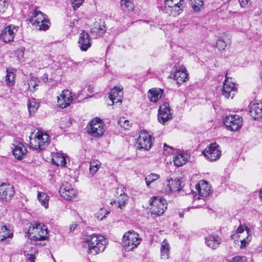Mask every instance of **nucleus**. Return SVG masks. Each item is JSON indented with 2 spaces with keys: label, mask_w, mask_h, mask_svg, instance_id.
<instances>
[{
  "label": "nucleus",
  "mask_w": 262,
  "mask_h": 262,
  "mask_svg": "<svg viewBox=\"0 0 262 262\" xmlns=\"http://www.w3.org/2000/svg\"><path fill=\"white\" fill-rule=\"evenodd\" d=\"M27 236L30 239L35 242L46 239L48 234V229L44 225L40 223L29 224L28 229L25 231Z\"/></svg>",
  "instance_id": "nucleus-1"
},
{
  "label": "nucleus",
  "mask_w": 262,
  "mask_h": 262,
  "mask_svg": "<svg viewBox=\"0 0 262 262\" xmlns=\"http://www.w3.org/2000/svg\"><path fill=\"white\" fill-rule=\"evenodd\" d=\"M88 252L95 255L103 252L107 244L106 238L101 235L93 234L87 238Z\"/></svg>",
  "instance_id": "nucleus-2"
},
{
  "label": "nucleus",
  "mask_w": 262,
  "mask_h": 262,
  "mask_svg": "<svg viewBox=\"0 0 262 262\" xmlns=\"http://www.w3.org/2000/svg\"><path fill=\"white\" fill-rule=\"evenodd\" d=\"M50 142L49 136L46 133L38 130L30 137V146L36 150H43Z\"/></svg>",
  "instance_id": "nucleus-3"
},
{
  "label": "nucleus",
  "mask_w": 262,
  "mask_h": 262,
  "mask_svg": "<svg viewBox=\"0 0 262 262\" xmlns=\"http://www.w3.org/2000/svg\"><path fill=\"white\" fill-rule=\"evenodd\" d=\"M29 21L39 30L46 31L49 28L50 23L48 16L41 12L34 10L30 12Z\"/></svg>",
  "instance_id": "nucleus-4"
},
{
  "label": "nucleus",
  "mask_w": 262,
  "mask_h": 262,
  "mask_svg": "<svg viewBox=\"0 0 262 262\" xmlns=\"http://www.w3.org/2000/svg\"><path fill=\"white\" fill-rule=\"evenodd\" d=\"M184 0H164L163 11L169 16H176L183 11Z\"/></svg>",
  "instance_id": "nucleus-5"
},
{
  "label": "nucleus",
  "mask_w": 262,
  "mask_h": 262,
  "mask_svg": "<svg viewBox=\"0 0 262 262\" xmlns=\"http://www.w3.org/2000/svg\"><path fill=\"white\" fill-rule=\"evenodd\" d=\"M141 241V239L136 232L129 231L123 237V246L126 251H130L137 248Z\"/></svg>",
  "instance_id": "nucleus-6"
},
{
  "label": "nucleus",
  "mask_w": 262,
  "mask_h": 262,
  "mask_svg": "<svg viewBox=\"0 0 262 262\" xmlns=\"http://www.w3.org/2000/svg\"><path fill=\"white\" fill-rule=\"evenodd\" d=\"M88 134L94 137H99L103 135L105 128L103 121L99 118L92 120L86 126Z\"/></svg>",
  "instance_id": "nucleus-7"
},
{
  "label": "nucleus",
  "mask_w": 262,
  "mask_h": 262,
  "mask_svg": "<svg viewBox=\"0 0 262 262\" xmlns=\"http://www.w3.org/2000/svg\"><path fill=\"white\" fill-rule=\"evenodd\" d=\"M150 210L152 214L160 216L167 208L166 201L160 197L154 196L150 201Z\"/></svg>",
  "instance_id": "nucleus-8"
},
{
  "label": "nucleus",
  "mask_w": 262,
  "mask_h": 262,
  "mask_svg": "<svg viewBox=\"0 0 262 262\" xmlns=\"http://www.w3.org/2000/svg\"><path fill=\"white\" fill-rule=\"evenodd\" d=\"M224 124L228 129L236 131L243 126V118L237 115H228L224 119Z\"/></svg>",
  "instance_id": "nucleus-9"
},
{
  "label": "nucleus",
  "mask_w": 262,
  "mask_h": 262,
  "mask_svg": "<svg viewBox=\"0 0 262 262\" xmlns=\"http://www.w3.org/2000/svg\"><path fill=\"white\" fill-rule=\"evenodd\" d=\"M202 154L208 160L215 161L221 157V150L216 143H212L204 149Z\"/></svg>",
  "instance_id": "nucleus-10"
},
{
  "label": "nucleus",
  "mask_w": 262,
  "mask_h": 262,
  "mask_svg": "<svg viewBox=\"0 0 262 262\" xmlns=\"http://www.w3.org/2000/svg\"><path fill=\"white\" fill-rule=\"evenodd\" d=\"M153 139L151 136L145 130L140 133L137 140V146L139 149L149 150L152 146Z\"/></svg>",
  "instance_id": "nucleus-11"
},
{
  "label": "nucleus",
  "mask_w": 262,
  "mask_h": 262,
  "mask_svg": "<svg viewBox=\"0 0 262 262\" xmlns=\"http://www.w3.org/2000/svg\"><path fill=\"white\" fill-rule=\"evenodd\" d=\"M116 200L111 202L112 204H115L117 208L123 209L125 208L127 203L129 196L125 192V189L123 187H119L116 189Z\"/></svg>",
  "instance_id": "nucleus-12"
},
{
  "label": "nucleus",
  "mask_w": 262,
  "mask_h": 262,
  "mask_svg": "<svg viewBox=\"0 0 262 262\" xmlns=\"http://www.w3.org/2000/svg\"><path fill=\"white\" fill-rule=\"evenodd\" d=\"M59 192L63 198L68 201L72 200L77 193V190L67 182L61 184Z\"/></svg>",
  "instance_id": "nucleus-13"
},
{
  "label": "nucleus",
  "mask_w": 262,
  "mask_h": 262,
  "mask_svg": "<svg viewBox=\"0 0 262 262\" xmlns=\"http://www.w3.org/2000/svg\"><path fill=\"white\" fill-rule=\"evenodd\" d=\"M195 189L198 193V195L195 196V199H204L209 196L211 192V187L205 180L200 181L196 185Z\"/></svg>",
  "instance_id": "nucleus-14"
},
{
  "label": "nucleus",
  "mask_w": 262,
  "mask_h": 262,
  "mask_svg": "<svg viewBox=\"0 0 262 262\" xmlns=\"http://www.w3.org/2000/svg\"><path fill=\"white\" fill-rule=\"evenodd\" d=\"M73 100L72 93L68 90H64L57 97V105L61 108H64L70 106Z\"/></svg>",
  "instance_id": "nucleus-15"
},
{
  "label": "nucleus",
  "mask_w": 262,
  "mask_h": 262,
  "mask_svg": "<svg viewBox=\"0 0 262 262\" xmlns=\"http://www.w3.org/2000/svg\"><path fill=\"white\" fill-rule=\"evenodd\" d=\"M172 118L169 104L164 103L160 106L158 111V119L159 122L164 124L165 123Z\"/></svg>",
  "instance_id": "nucleus-16"
},
{
  "label": "nucleus",
  "mask_w": 262,
  "mask_h": 262,
  "mask_svg": "<svg viewBox=\"0 0 262 262\" xmlns=\"http://www.w3.org/2000/svg\"><path fill=\"white\" fill-rule=\"evenodd\" d=\"M190 158V155L186 151L177 149L173 154V162L177 167H180L186 164Z\"/></svg>",
  "instance_id": "nucleus-17"
},
{
  "label": "nucleus",
  "mask_w": 262,
  "mask_h": 262,
  "mask_svg": "<svg viewBox=\"0 0 262 262\" xmlns=\"http://www.w3.org/2000/svg\"><path fill=\"white\" fill-rule=\"evenodd\" d=\"M176 70L170 74V78L176 80L178 83L186 81L188 79V73L186 69L183 66L175 67Z\"/></svg>",
  "instance_id": "nucleus-18"
},
{
  "label": "nucleus",
  "mask_w": 262,
  "mask_h": 262,
  "mask_svg": "<svg viewBox=\"0 0 262 262\" xmlns=\"http://www.w3.org/2000/svg\"><path fill=\"white\" fill-rule=\"evenodd\" d=\"M18 28V27L13 25L6 27L0 34L1 39L5 42L12 41Z\"/></svg>",
  "instance_id": "nucleus-19"
},
{
  "label": "nucleus",
  "mask_w": 262,
  "mask_h": 262,
  "mask_svg": "<svg viewBox=\"0 0 262 262\" xmlns=\"http://www.w3.org/2000/svg\"><path fill=\"white\" fill-rule=\"evenodd\" d=\"M236 92L237 88L235 83L232 82L231 80L226 79L223 88V95L227 98L230 97L233 98Z\"/></svg>",
  "instance_id": "nucleus-20"
},
{
  "label": "nucleus",
  "mask_w": 262,
  "mask_h": 262,
  "mask_svg": "<svg viewBox=\"0 0 262 262\" xmlns=\"http://www.w3.org/2000/svg\"><path fill=\"white\" fill-rule=\"evenodd\" d=\"M15 193L13 186L10 184L3 183L0 185V198L9 201L11 199Z\"/></svg>",
  "instance_id": "nucleus-21"
},
{
  "label": "nucleus",
  "mask_w": 262,
  "mask_h": 262,
  "mask_svg": "<svg viewBox=\"0 0 262 262\" xmlns=\"http://www.w3.org/2000/svg\"><path fill=\"white\" fill-rule=\"evenodd\" d=\"M78 45L82 51H86L91 47V39L88 33L82 31L79 37Z\"/></svg>",
  "instance_id": "nucleus-22"
},
{
  "label": "nucleus",
  "mask_w": 262,
  "mask_h": 262,
  "mask_svg": "<svg viewBox=\"0 0 262 262\" xmlns=\"http://www.w3.org/2000/svg\"><path fill=\"white\" fill-rule=\"evenodd\" d=\"M123 87L115 86L112 89L110 93L109 98L112 102L110 105H113L115 103L122 102V99L123 97Z\"/></svg>",
  "instance_id": "nucleus-23"
},
{
  "label": "nucleus",
  "mask_w": 262,
  "mask_h": 262,
  "mask_svg": "<svg viewBox=\"0 0 262 262\" xmlns=\"http://www.w3.org/2000/svg\"><path fill=\"white\" fill-rule=\"evenodd\" d=\"M12 149L13 156L17 160L24 158L27 151V148L24 145L19 142H15L13 144Z\"/></svg>",
  "instance_id": "nucleus-24"
},
{
  "label": "nucleus",
  "mask_w": 262,
  "mask_h": 262,
  "mask_svg": "<svg viewBox=\"0 0 262 262\" xmlns=\"http://www.w3.org/2000/svg\"><path fill=\"white\" fill-rule=\"evenodd\" d=\"M181 189V182L178 179H170L167 180L165 192L167 194L178 192Z\"/></svg>",
  "instance_id": "nucleus-25"
},
{
  "label": "nucleus",
  "mask_w": 262,
  "mask_h": 262,
  "mask_svg": "<svg viewBox=\"0 0 262 262\" xmlns=\"http://www.w3.org/2000/svg\"><path fill=\"white\" fill-rule=\"evenodd\" d=\"M231 43V39L228 35L223 33L217 36L216 47L220 51H224L228 45Z\"/></svg>",
  "instance_id": "nucleus-26"
},
{
  "label": "nucleus",
  "mask_w": 262,
  "mask_h": 262,
  "mask_svg": "<svg viewBox=\"0 0 262 262\" xmlns=\"http://www.w3.org/2000/svg\"><path fill=\"white\" fill-rule=\"evenodd\" d=\"M250 115L254 119H258L262 117V103L253 102L250 104Z\"/></svg>",
  "instance_id": "nucleus-27"
},
{
  "label": "nucleus",
  "mask_w": 262,
  "mask_h": 262,
  "mask_svg": "<svg viewBox=\"0 0 262 262\" xmlns=\"http://www.w3.org/2000/svg\"><path fill=\"white\" fill-rule=\"evenodd\" d=\"M52 161L53 164L56 166L64 167L66 165V155L60 152H53L52 153Z\"/></svg>",
  "instance_id": "nucleus-28"
},
{
  "label": "nucleus",
  "mask_w": 262,
  "mask_h": 262,
  "mask_svg": "<svg viewBox=\"0 0 262 262\" xmlns=\"http://www.w3.org/2000/svg\"><path fill=\"white\" fill-rule=\"evenodd\" d=\"M23 252L27 259L31 262H35V254L37 253V251L35 247H33L31 244L25 245L23 249Z\"/></svg>",
  "instance_id": "nucleus-29"
},
{
  "label": "nucleus",
  "mask_w": 262,
  "mask_h": 262,
  "mask_svg": "<svg viewBox=\"0 0 262 262\" xmlns=\"http://www.w3.org/2000/svg\"><path fill=\"white\" fill-rule=\"evenodd\" d=\"M221 239L217 235L210 234L206 237L205 243L209 248L214 249L219 247Z\"/></svg>",
  "instance_id": "nucleus-30"
},
{
  "label": "nucleus",
  "mask_w": 262,
  "mask_h": 262,
  "mask_svg": "<svg viewBox=\"0 0 262 262\" xmlns=\"http://www.w3.org/2000/svg\"><path fill=\"white\" fill-rule=\"evenodd\" d=\"M163 92L162 89L150 90L148 92V97L150 101L157 102L161 98Z\"/></svg>",
  "instance_id": "nucleus-31"
},
{
  "label": "nucleus",
  "mask_w": 262,
  "mask_h": 262,
  "mask_svg": "<svg viewBox=\"0 0 262 262\" xmlns=\"http://www.w3.org/2000/svg\"><path fill=\"white\" fill-rule=\"evenodd\" d=\"M104 22L100 21L94 23V27L92 28V33H96L97 36H101L105 32Z\"/></svg>",
  "instance_id": "nucleus-32"
},
{
  "label": "nucleus",
  "mask_w": 262,
  "mask_h": 262,
  "mask_svg": "<svg viewBox=\"0 0 262 262\" xmlns=\"http://www.w3.org/2000/svg\"><path fill=\"white\" fill-rule=\"evenodd\" d=\"M169 255V245L166 239L162 243L160 248V256L162 259H168Z\"/></svg>",
  "instance_id": "nucleus-33"
},
{
  "label": "nucleus",
  "mask_w": 262,
  "mask_h": 262,
  "mask_svg": "<svg viewBox=\"0 0 262 262\" xmlns=\"http://www.w3.org/2000/svg\"><path fill=\"white\" fill-rule=\"evenodd\" d=\"M6 75L5 76V81L6 84L9 86H13L15 84V77L13 69H7L6 70Z\"/></svg>",
  "instance_id": "nucleus-34"
},
{
  "label": "nucleus",
  "mask_w": 262,
  "mask_h": 262,
  "mask_svg": "<svg viewBox=\"0 0 262 262\" xmlns=\"http://www.w3.org/2000/svg\"><path fill=\"white\" fill-rule=\"evenodd\" d=\"M27 106L29 113L30 115H32L38 110L39 104L36 101L35 99L32 98L28 100Z\"/></svg>",
  "instance_id": "nucleus-35"
},
{
  "label": "nucleus",
  "mask_w": 262,
  "mask_h": 262,
  "mask_svg": "<svg viewBox=\"0 0 262 262\" xmlns=\"http://www.w3.org/2000/svg\"><path fill=\"white\" fill-rule=\"evenodd\" d=\"M120 7L121 9L126 12L132 11L134 9V4L133 0H121Z\"/></svg>",
  "instance_id": "nucleus-36"
},
{
  "label": "nucleus",
  "mask_w": 262,
  "mask_h": 262,
  "mask_svg": "<svg viewBox=\"0 0 262 262\" xmlns=\"http://www.w3.org/2000/svg\"><path fill=\"white\" fill-rule=\"evenodd\" d=\"M12 233L7 228L6 225H2L0 227V241H3L7 238L11 237Z\"/></svg>",
  "instance_id": "nucleus-37"
},
{
  "label": "nucleus",
  "mask_w": 262,
  "mask_h": 262,
  "mask_svg": "<svg viewBox=\"0 0 262 262\" xmlns=\"http://www.w3.org/2000/svg\"><path fill=\"white\" fill-rule=\"evenodd\" d=\"M37 199L44 207L46 208L48 207L49 196L46 193L38 192Z\"/></svg>",
  "instance_id": "nucleus-38"
},
{
  "label": "nucleus",
  "mask_w": 262,
  "mask_h": 262,
  "mask_svg": "<svg viewBox=\"0 0 262 262\" xmlns=\"http://www.w3.org/2000/svg\"><path fill=\"white\" fill-rule=\"evenodd\" d=\"M101 166V163L98 160H93L90 163V174L94 176Z\"/></svg>",
  "instance_id": "nucleus-39"
},
{
  "label": "nucleus",
  "mask_w": 262,
  "mask_h": 262,
  "mask_svg": "<svg viewBox=\"0 0 262 262\" xmlns=\"http://www.w3.org/2000/svg\"><path fill=\"white\" fill-rule=\"evenodd\" d=\"M192 7L195 12L200 11L203 8V0H190Z\"/></svg>",
  "instance_id": "nucleus-40"
},
{
  "label": "nucleus",
  "mask_w": 262,
  "mask_h": 262,
  "mask_svg": "<svg viewBox=\"0 0 262 262\" xmlns=\"http://www.w3.org/2000/svg\"><path fill=\"white\" fill-rule=\"evenodd\" d=\"M160 178L158 174L151 173L145 177L146 184L147 186H149L151 183L156 181Z\"/></svg>",
  "instance_id": "nucleus-41"
},
{
  "label": "nucleus",
  "mask_w": 262,
  "mask_h": 262,
  "mask_svg": "<svg viewBox=\"0 0 262 262\" xmlns=\"http://www.w3.org/2000/svg\"><path fill=\"white\" fill-rule=\"evenodd\" d=\"M110 213V211L104 208L100 209L96 213L95 216L99 220H102L106 217V215Z\"/></svg>",
  "instance_id": "nucleus-42"
},
{
  "label": "nucleus",
  "mask_w": 262,
  "mask_h": 262,
  "mask_svg": "<svg viewBox=\"0 0 262 262\" xmlns=\"http://www.w3.org/2000/svg\"><path fill=\"white\" fill-rule=\"evenodd\" d=\"M38 85V81L35 77H32L28 82V89L30 91H34Z\"/></svg>",
  "instance_id": "nucleus-43"
},
{
  "label": "nucleus",
  "mask_w": 262,
  "mask_h": 262,
  "mask_svg": "<svg viewBox=\"0 0 262 262\" xmlns=\"http://www.w3.org/2000/svg\"><path fill=\"white\" fill-rule=\"evenodd\" d=\"M118 122L125 129H128L131 126L129 120L125 119V118H120Z\"/></svg>",
  "instance_id": "nucleus-44"
},
{
  "label": "nucleus",
  "mask_w": 262,
  "mask_h": 262,
  "mask_svg": "<svg viewBox=\"0 0 262 262\" xmlns=\"http://www.w3.org/2000/svg\"><path fill=\"white\" fill-rule=\"evenodd\" d=\"M177 149H174L172 146L167 145L166 143L164 144V152L167 154H172L176 152Z\"/></svg>",
  "instance_id": "nucleus-45"
},
{
  "label": "nucleus",
  "mask_w": 262,
  "mask_h": 262,
  "mask_svg": "<svg viewBox=\"0 0 262 262\" xmlns=\"http://www.w3.org/2000/svg\"><path fill=\"white\" fill-rule=\"evenodd\" d=\"M84 0H71V4L74 9L79 8L83 3Z\"/></svg>",
  "instance_id": "nucleus-46"
},
{
  "label": "nucleus",
  "mask_w": 262,
  "mask_h": 262,
  "mask_svg": "<svg viewBox=\"0 0 262 262\" xmlns=\"http://www.w3.org/2000/svg\"><path fill=\"white\" fill-rule=\"evenodd\" d=\"M6 7V0H0V15L4 13Z\"/></svg>",
  "instance_id": "nucleus-47"
},
{
  "label": "nucleus",
  "mask_w": 262,
  "mask_h": 262,
  "mask_svg": "<svg viewBox=\"0 0 262 262\" xmlns=\"http://www.w3.org/2000/svg\"><path fill=\"white\" fill-rule=\"evenodd\" d=\"M25 50L24 47H20L17 49L16 53L18 60H21L23 58Z\"/></svg>",
  "instance_id": "nucleus-48"
},
{
  "label": "nucleus",
  "mask_w": 262,
  "mask_h": 262,
  "mask_svg": "<svg viewBox=\"0 0 262 262\" xmlns=\"http://www.w3.org/2000/svg\"><path fill=\"white\" fill-rule=\"evenodd\" d=\"M245 259V257L238 256L234 257L231 262H244Z\"/></svg>",
  "instance_id": "nucleus-49"
},
{
  "label": "nucleus",
  "mask_w": 262,
  "mask_h": 262,
  "mask_svg": "<svg viewBox=\"0 0 262 262\" xmlns=\"http://www.w3.org/2000/svg\"><path fill=\"white\" fill-rule=\"evenodd\" d=\"M250 0H238V2L242 7L248 6Z\"/></svg>",
  "instance_id": "nucleus-50"
},
{
  "label": "nucleus",
  "mask_w": 262,
  "mask_h": 262,
  "mask_svg": "<svg viewBox=\"0 0 262 262\" xmlns=\"http://www.w3.org/2000/svg\"><path fill=\"white\" fill-rule=\"evenodd\" d=\"M244 227L241 225L237 228L236 232L237 233H242L244 232Z\"/></svg>",
  "instance_id": "nucleus-51"
},
{
  "label": "nucleus",
  "mask_w": 262,
  "mask_h": 262,
  "mask_svg": "<svg viewBox=\"0 0 262 262\" xmlns=\"http://www.w3.org/2000/svg\"><path fill=\"white\" fill-rule=\"evenodd\" d=\"M241 246H240V247L241 248H243L244 247H245L246 246V245L247 244V241H246L245 239H243L241 241Z\"/></svg>",
  "instance_id": "nucleus-52"
},
{
  "label": "nucleus",
  "mask_w": 262,
  "mask_h": 262,
  "mask_svg": "<svg viewBox=\"0 0 262 262\" xmlns=\"http://www.w3.org/2000/svg\"><path fill=\"white\" fill-rule=\"evenodd\" d=\"M77 226V224H73L70 226V230L71 231H73L75 230L76 227Z\"/></svg>",
  "instance_id": "nucleus-53"
},
{
  "label": "nucleus",
  "mask_w": 262,
  "mask_h": 262,
  "mask_svg": "<svg viewBox=\"0 0 262 262\" xmlns=\"http://www.w3.org/2000/svg\"><path fill=\"white\" fill-rule=\"evenodd\" d=\"M259 195L260 200L262 201V190L259 191Z\"/></svg>",
  "instance_id": "nucleus-54"
},
{
  "label": "nucleus",
  "mask_w": 262,
  "mask_h": 262,
  "mask_svg": "<svg viewBox=\"0 0 262 262\" xmlns=\"http://www.w3.org/2000/svg\"><path fill=\"white\" fill-rule=\"evenodd\" d=\"M179 216H180V217H183V214L182 213H180Z\"/></svg>",
  "instance_id": "nucleus-55"
},
{
  "label": "nucleus",
  "mask_w": 262,
  "mask_h": 262,
  "mask_svg": "<svg viewBox=\"0 0 262 262\" xmlns=\"http://www.w3.org/2000/svg\"><path fill=\"white\" fill-rule=\"evenodd\" d=\"M246 230H247V232H248V231H249V229H248L247 227H246Z\"/></svg>",
  "instance_id": "nucleus-56"
}]
</instances>
